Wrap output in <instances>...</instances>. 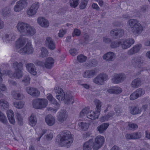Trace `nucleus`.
I'll return each instance as SVG.
<instances>
[{
    "instance_id": "nucleus-1",
    "label": "nucleus",
    "mask_w": 150,
    "mask_h": 150,
    "mask_svg": "<svg viewBox=\"0 0 150 150\" xmlns=\"http://www.w3.org/2000/svg\"><path fill=\"white\" fill-rule=\"evenodd\" d=\"M127 23L131 33L134 35L138 36L141 34L143 30V27L141 24L136 19H130Z\"/></svg>"
},
{
    "instance_id": "nucleus-2",
    "label": "nucleus",
    "mask_w": 150,
    "mask_h": 150,
    "mask_svg": "<svg viewBox=\"0 0 150 150\" xmlns=\"http://www.w3.org/2000/svg\"><path fill=\"white\" fill-rule=\"evenodd\" d=\"M73 140L71 132L69 131L65 130L61 133L59 144L61 146L66 145L67 147H69L72 143Z\"/></svg>"
},
{
    "instance_id": "nucleus-3",
    "label": "nucleus",
    "mask_w": 150,
    "mask_h": 150,
    "mask_svg": "<svg viewBox=\"0 0 150 150\" xmlns=\"http://www.w3.org/2000/svg\"><path fill=\"white\" fill-rule=\"evenodd\" d=\"M57 98L59 101L64 100L66 103L72 104L74 102L73 97L69 93H65L63 91L61 94L56 95Z\"/></svg>"
},
{
    "instance_id": "nucleus-4",
    "label": "nucleus",
    "mask_w": 150,
    "mask_h": 150,
    "mask_svg": "<svg viewBox=\"0 0 150 150\" xmlns=\"http://www.w3.org/2000/svg\"><path fill=\"white\" fill-rule=\"evenodd\" d=\"M109 79L108 75L105 73H102L98 74L93 79V82L97 85H103L105 81Z\"/></svg>"
},
{
    "instance_id": "nucleus-5",
    "label": "nucleus",
    "mask_w": 150,
    "mask_h": 150,
    "mask_svg": "<svg viewBox=\"0 0 150 150\" xmlns=\"http://www.w3.org/2000/svg\"><path fill=\"white\" fill-rule=\"evenodd\" d=\"M36 132L38 134V138L36 139L38 141H39L45 133H47L45 135L46 139L48 140H51L53 137V133L52 131L51 130H47V129H37Z\"/></svg>"
},
{
    "instance_id": "nucleus-6",
    "label": "nucleus",
    "mask_w": 150,
    "mask_h": 150,
    "mask_svg": "<svg viewBox=\"0 0 150 150\" xmlns=\"http://www.w3.org/2000/svg\"><path fill=\"white\" fill-rule=\"evenodd\" d=\"M34 49L30 42H28L23 47L18 50V52L22 54H29L33 53Z\"/></svg>"
},
{
    "instance_id": "nucleus-7",
    "label": "nucleus",
    "mask_w": 150,
    "mask_h": 150,
    "mask_svg": "<svg viewBox=\"0 0 150 150\" xmlns=\"http://www.w3.org/2000/svg\"><path fill=\"white\" fill-rule=\"evenodd\" d=\"M105 141L104 137L103 136H98L96 137L93 142L92 148L94 150H97L101 147Z\"/></svg>"
},
{
    "instance_id": "nucleus-8",
    "label": "nucleus",
    "mask_w": 150,
    "mask_h": 150,
    "mask_svg": "<svg viewBox=\"0 0 150 150\" xmlns=\"http://www.w3.org/2000/svg\"><path fill=\"white\" fill-rule=\"evenodd\" d=\"M132 63L134 66L138 68L142 67L145 64L143 58L140 56L134 57L132 59Z\"/></svg>"
},
{
    "instance_id": "nucleus-9",
    "label": "nucleus",
    "mask_w": 150,
    "mask_h": 150,
    "mask_svg": "<svg viewBox=\"0 0 150 150\" xmlns=\"http://www.w3.org/2000/svg\"><path fill=\"white\" fill-rule=\"evenodd\" d=\"M26 0H20L17 2L13 7L14 11L16 12L21 11L28 5Z\"/></svg>"
},
{
    "instance_id": "nucleus-10",
    "label": "nucleus",
    "mask_w": 150,
    "mask_h": 150,
    "mask_svg": "<svg viewBox=\"0 0 150 150\" xmlns=\"http://www.w3.org/2000/svg\"><path fill=\"white\" fill-rule=\"evenodd\" d=\"M40 7V4L37 2L33 4L27 10V14L29 16H33L35 15Z\"/></svg>"
},
{
    "instance_id": "nucleus-11",
    "label": "nucleus",
    "mask_w": 150,
    "mask_h": 150,
    "mask_svg": "<svg viewBox=\"0 0 150 150\" xmlns=\"http://www.w3.org/2000/svg\"><path fill=\"white\" fill-rule=\"evenodd\" d=\"M120 44L123 49H126L130 47L134 43L135 41L132 38H129L121 40Z\"/></svg>"
},
{
    "instance_id": "nucleus-12",
    "label": "nucleus",
    "mask_w": 150,
    "mask_h": 150,
    "mask_svg": "<svg viewBox=\"0 0 150 150\" xmlns=\"http://www.w3.org/2000/svg\"><path fill=\"white\" fill-rule=\"evenodd\" d=\"M126 78V76L123 74H115L112 79V81L114 83L118 84L123 82Z\"/></svg>"
},
{
    "instance_id": "nucleus-13",
    "label": "nucleus",
    "mask_w": 150,
    "mask_h": 150,
    "mask_svg": "<svg viewBox=\"0 0 150 150\" xmlns=\"http://www.w3.org/2000/svg\"><path fill=\"white\" fill-rule=\"evenodd\" d=\"M98 73L97 69L95 68L85 71L83 73V76L84 78H90L96 75Z\"/></svg>"
},
{
    "instance_id": "nucleus-14",
    "label": "nucleus",
    "mask_w": 150,
    "mask_h": 150,
    "mask_svg": "<svg viewBox=\"0 0 150 150\" xmlns=\"http://www.w3.org/2000/svg\"><path fill=\"white\" fill-rule=\"evenodd\" d=\"M124 33V31L122 29L116 28L111 30L110 34L112 37L115 36L117 38H120L123 36Z\"/></svg>"
},
{
    "instance_id": "nucleus-15",
    "label": "nucleus",
    "mask_w": 150,
    "mask_h": 150,
    "mask_svg": "<svg viewBox=\"0 0 150 150\" xmlns=\"http://www.w3.org/2000/svg\"><path fill=\"white\" fill-rule=\"evenodd\" d=\"M59 114L57 116L58 121L62 123L66 120L68 117L67 112L65 110H61L58 112Z\"/></svg>"
},
{
    "instance_id": "nucleus-16",
    "label": "nucleus",
    "mask_w": 150,
    "mask_h": 150,
    "mask_svg": "<svg viewBox=\"0 0 150 150\" xmlns=\"http://www.w3.org/2000/svg\"><path fill=\"white\" fill-rule=\"evenodd\" d=\"M28 24L26 23L19 21L16 27L18 31L24 34Z\"/></svg>"
},
{
    "instance_id": "nucleus-17",
    "label": "nucleus",
    "mask_w": 150,
    "mask_h": 150,
    "mask_svg": "<svg viewBox=\"0 0 150 150\" xmlns=\"http://www.w3.org/2000/svg\"><path fill=\"white\" fill-rule=\"evenodd\" d=\"M142 47V45L141 44L135 45L128 50L127 52V54L129 55H131L138 53L140 51Z\"/></svg>"
},
{
    "instance_id": "nucleus-18",
    "label": "nucleus",
    "mask_w": 150,
    "mask_h": 150,
    "mask_svg": "<svg viewBox=\"0 0 150 150\" xmlns=\"http://www.w3.org/2000/svg\"><path fill=\"white\" fill-rule=\"evenodd\" d=\"M45 44L48 48L51 50L55 48V44L52 39L50 37H47L45 41Z\"/></svg>"
},
{
    "instance_id": "nucleus-19",
    "label": "nucleus",
    "mask_w": 150,
    "mask_h": 150,
    "mask_svg": "<svg viewBox=\"0 0 150 150\" xmlns=\"http://www.w3.org/2000/svg\"><path fill=\"white\" fill-rule=\"evenodd\" d=\"M28 40L27 38H21L18 39L16 43L17 49L20 50L23 47L26 43L28 42Z\"/></svg>"
},
{
    "instance_id": "nucleus-20",
    "label": "nucleus",
    "mask_w": 150,
    "mask_h": 150,
    "mask_svg": "<svg viewBox=\"0 0 150 150\" xmlns=\"http://www.w3.org/2000/svg\"><path fill=\"white\" fill-rule=\"evenodd\" d=\"M26 91L29 94L33 96H37L40 94L39 91L34 88L27 87L26 88Z\"/></svg>"
},
{
    "instance_id": "nucleus-21",
    "label": "nucleus",
    "mask_w": 150,
    "mask_h": 150,
    "mask_svg": "<svg viewBox=\"0 0 150 150\" xmlns=\"http://www.w3.org/2000/svg\"><path fill=\"white\" fill-rule=\"evenodd\" d=\"M38 23L42 27L47 28L49 26L48 21L43 17H39L37 20Z\"/></svg>"
},
{
    "instance_id": "nucleus-22",
    "label": "nucleus",
    "mask_w": 150,
    "mask_h": 150,
    "mask_svg": "<svg viewBox=\"0 0 150 150\" xmlns=\"http://www.w3.org/2000/svg\"><path fill=\"white\" fill-rule=\"evenodd\" d=\"M26 67L28 71L31 74L36 75L37 74L34 65L31 63H28L26 64Z\"/></svg>"
},
{
    "instance_id": "nucleus-23",
    "label": "nucleus",
    "mask_w": 150,
    "mask_h": 150,
    "mask_svg": "<svg viewBox=\"0 0 150 150\" xmlns=\"http://www.w3.org/2000/svg\"><path fill=\"white\" fill-rule=\"evenodd\" d=\"M142 84V82L141 79L137 78L132 80L130 86L133 88H137L140 86Z\"/></svg>"
},
{
    "instance_id": "nucleus-24",
    "label": "nucleus",
    "mask_w": 150,
    "mask_h": 150,
    "mask_svg": "<svg viewBox=\"0 0 150 150\" xmlns=\"http://www.w3.org/2000/svg\"><path fill=\"white\" fill-rule=\"evenodd\" d=\"M115 57V54L112 52H108L104 54L103 56L104 59L108 62L113 61Z\"/></svg>"
},
{
    "instance_id": "nucleus-25",
    "label": "nucleus",
    "mask_w": 150,
    "mask_h": 150,
    "mask_svg": "<svg viewBox=\"0 0 150 150\" xmlns=\"http://www.w3.org/2000/svg\"><path fill=\"white\" fill-rule=\"evenodd\" d=\"M36 33V30L34 27L28 24L24 34L28 35H33Z\"/></svg>"
},
{
    "instance_id": "nucleus-26",
    "label": "nucleus",
    "mask_w": 150,
    "mask_h": 150,
    "mask_svg": "<svg viewBox=\"0 0 150 150\" xmlns=\"http://www.w3.org/2000/svg\"><path fill=\"white\" fill-rule=\"evenodd\" d=\"M54 63V60L52 57H48L46 59L45 62V67L47 69H50Z\"/></svg>"
},
{
    "instance_id": "nucleus-27",
    "label": "nucleus",
    "mask_w": 150,
    "mask_h": 150,
    "mask_svg": "<svg viewBox=\"0 0 150 150\" xmlns=\"http://www.w3.org/2000/svg\"><path fill=\"white\" fill-rule=\"evenodd\" d=\"M7 115L8 119L11 123L14 125L15 123L13 111L11 110L7 112Z\"/></svg>"
},
{
    "instance_id": "nucleus-28",
    "label": "nucleus",
    "mask_w": 150,
    "mask_h": 150,
    "mask_svg": "<svg viewBox=\"0 0 150 150\" xmlns=\"http://www.w3.org/2000/svg\"><path fill=\"white\" fill-rule=\"evenodd\" d=\"M45 120L47 124L49 125H53L55 122V118L51 115H48L45 118Z\"/></svg>"
},
{
    "instance_id": "nucleus-29",
    "label": "nucleus",
    "mask_w": 150,
    "mask_h": 150,
    "mask_svg": "<svg viewBox=\"0 0 150 150\" xmlns=\"http://www.w3.org/2000/svg\"><path fill=\"white\" fill-rule=\"evenodd\" d=\"M93 142V140L91 139L85 142L83 145V150H91L92 149Z\"/></svg>"
},
{
    "instance_id": "nucleus-30",
    "label": "nucleus",
    "mask_w": 150,
    "mask_h": 150,
    "mask_svg": "<svg viewBox=\"0 0 150 150\" xmlns=\"http://www.w3.org/2000/svg\"><path fill=\"white\" fill-rule=\"evenodd\" d=\"M15 39V36L13 33L6 34L3 37L4 40L6 42H10L11 41H13Z\"/></svg>"
},
{
    "instance_id": "nucleus-31",
    "label": "nucleus",
    "mask_w": 150,
    "mask_h": 150,
    "mask_svg": "<svg viewBox=\"0 0 150 150\" xmlns=\"http://www.w3.org/2000/svg\"><path fill=\"white\" fill-rule=\"evenodd\" d=\"M99 115L100 113L96 111H91L88 113L86 117L89 119L94 120L98 118Z\"/></svg>"
},
{
    "instance_id": "nucleus-32",
    "label": "nucleus",
    "mask_w": 150,
    "mask_h": 150,
    "mask_svg": "<svg viewBox=\"0 0 150 150\" xmlns=\"http://www.w3.org/2000/svg\"><path fill=\"white\" fill-rule=\"evenodd\" d=\"M109 125L108 123H103L97 127L98 130L100 133H102L107 129Z\"/></svg>"
},
{
    "instance_id": "nucleus-33",
    "label": "nucleus",
    "mask_w": 150,
    "mask_h": 150,
    "mask_svg": "<svg viewBox=\"0 0 150 150\" xmlns=\"http://www.w3.org/2000/svg\"><path fill=\"white\" fill-rule=\"evenodd\" d=\"M130 113L132 115H136L141 113L142 110L141 109L137 106L131 107L129 108Z\"/></svg>"
},
{
    "instance_id": "nucleus-34",
    "label": "nucleus",
    "mask_w": 150,
    "mask_h": 150,
    "mask_svg": "<svg viewBox=\"0 0 150 150\" xmlns=\"http://www.w3.org/2000/svg\"><path fill=\"white\" fill-rule=\"evenodd\" d=\"M11 9L8 7L3 8L0 12L1 15L4 17H6L10 15Z\"/></svg>"
},
{
    "instance_id": "nucleus-35",
    "label": "nucleus",
    "mask_w": 150,
    "mask_h": 150,
    "mask_svg": "<svg viewBox=\"0 0 150 150\" xmlns=\"http://www.w3.org/2000/svg\"><path fill=\"white\" fill-rule=\"evenodd\" d=\"M12 94L14 98L17 100H21L24 98L23 95L19 91H14Z\"/></svg>"
},
{
    "instance_id": "nucleus-36",
    "label": "nucleus",
    "mask_w": 150,
    "mask_h": 150,
    "mask_svg": "<svg viewBox=\"0 0 150 150\" xmlns=\"http://www.w3.org/2000/svg\"><path fill=\"white\" fill-rule=\"evenodd\" d=\"M29 124L32 126H35L36 124L37 120L36 116L32 114L29 118Z\"/></svg>"
},
{
    "instance_id": "nucleus-37",
    "label": "nucleus",
    "mask_w": 150,
    "mask_h": 150,
    "mask_svg": "<svg viewBox=\"0 0 150 150\" xmlns=\"http://www.w3.org/2000/svg\"><path fill=\"white\" fill-rule=\"evenodd\" d=\"M13 67L15 69V70L23 69V64L21 62H14L13 64Z\"/></svg>"
},
{
    "instance_id": "nucleus-38",
    "label": "nucleus",
    "mask_w": 150,
    "mask_h": 150,
    "mask_svg": "<svg viewBox=\"0 0 150 150\" xmlns=\"http://www.w3.org/2000/svg\"><path fill=\"white\" fill-rule=\"evenodd\" d=\"M9 104L8 102L4 100L1 99L0 100V108L1 109L8 108Z\"/></svg>"
},
{
    "instance_id": "nucleus-39",
    "label": "nucleus",
    "mask_w": 150,
    "mask_h": 150,
    "mask_svg": "<svg viewBox=\"0 0 150 150\" xmlns=\"http://www.w3.org/2000/svg\"><path fill=\"white\" fill-rule=\"evenodd\" d=\"M13 106L16 108L21 109L23 108L25 105V102L23 101L13 102Z\"/></svg>"
},
{
    "instance_id": "nucleus-40",
    "label": "nucleus",
    "mask_w": 150,
    "mask_h": 150,
    "mask_svg": "<svg viewBox=\"0 0 150 150\" xmlns=\"http://www.w3.org/2000/svg\"><path fill=\"white\" fill-rule=\"evenodd\" d=\"M94 102L96 106V112H99V113L100 114V112L101 111L102 103L100 100L97 99H95Z\"/></svg>"
},
{
    "instance_id": "nucleus-41",
    "label": "nucleus",
    "mask_w": 150,
    "mask_h": 150,
    "mask_svg": "<svg viewBox=\"0 0 150 150\" xmlns=\"http://www.w3.org/2000/svg\"><path fill=\"white\" fill-rule=\"evenodd\" d=\"M48 101L45 99L40 98V109L45 108L47 105Z\"/></svg>"
},
{
    "instance_id": "nucleus-42",
    "label": "nucleus",
    "mask_w": 150,
    "mask_h": 150,
    "mask_svg": "<svg viewBox=\"0 0 150 150\" xmlns=\"http://www.w3.org/2000/svg\"><path fill=\"white\" fill-rule=\"evenodd\" d=\"M23 69L15 70L14 73V77L17 79L21 78L23 76Z\"/></svg>"
},
{
    "instance_id": "nucleus-43",
    "label": "nucleus",
    "mask_w": 150,
    "mask_h": 150,
    "mask_svg": "<svg viewBox=\"0 0 150 150\" xmlns=\"http://www.w3.org/2000/svg\"><path fill=\"white\" fill-rule=\"evenodd\" d=\"M79 125L80 127L83 130L85 131L88 129L89 127V124L84 122H79Z\"/></svg>"
},
{
    "instance_id": "nucleus-44",
    "label": "nucleus",
    "mask_w": 150,
    "mask_h": 150,
    "mask_svg": "<svg viewBox=\"0 0 150 150\" xmlns=\"http://www.w3.org/2000/svg\"><path fill=\"white\" fill-rule=\"evenodd\" d=\"M32 105L34 108L37 109H40V98L35 99L32 102Z\"/></svg>"
},
{
    "instance_id": "nucleus-45",
    "label": "nucleus",
    "mask_w": 150,
    "mask_h": 150,
    "mask_svg": "<svg viewBox=\"0 0 150 150\" xmlns=\"http://www.w3.org/2000/svg\"><path fill=\"white\" fill-rule=\"evenodd\" d=\"M120 40H117L112 42L110 44V47L112 48H115L121 45Z\"/></svg>"
},
{
    "instance_id": "nucleus-46",
    "label": "nucleus",
    "mask_w": 150,
    "mask_h": 150,
    "mask_svg": "<svg viewBox=\"0 0 150 150\" xmlns=\"http://www.w3.org/2000/svg\"><path fill=\"white\" fill-rule=\"evenodd\" d=\"M0 121L4 124H7L8 122L5 115L0 111Z\"/></svg>"
},
{
    "instance_id": "nucleus-47",
    "label": "nucleus",
    "mask_w": 150,
    "mask_h": 150,
    "mask_svg": "<svg viewBox=\"0 0 150 150\" xmlns=\"http://www.w3.org/2000/svg\"><path fill=\"white\" fill-rule=\"evenodd\" d=\"M87 57L83 54H81L77 57V61L80 63L84 62L86 60Z\"/></svg>"
},
{
    "instance_id": "nucleus-48",
    "label": "nucleus",
    "mask_w": 150,
    "mask_h": 150,
    "mask_svg": "<svg viewBox=\"0 0 150 150\" xmlns=\"http://www.w3.org/2000/svg\"><path fill=\"white\" fill-rule=\"evenodd\" d=\"M79 0H69V3L70 6L72 8H75L79 4Z\"/></svg>"
},
{
    "instance_id": "nucleus-49",
    "label": "nucleus",
    "mask_w": 150,
    "mask_h": 150,
    "mask_svg": "<svg viewBox=\"0 0 150 150\" xmlns=\"http://www.w3.org/2000/svg\"><path fill=\"white\" fill-rule=\"evenodd\" d=\"M138 98L143 95L145 93L144 89L142 88H139L135 91Z\"/></svg>"
},
{
    "instance_id": "nucleus-50",
    "label": "nucleus",
    "mask_w": 150,
    "mask_h": 150,
    "mask_svg": "<svg viewBox=\"0 0 150 150\" xmlns=\"http://www.w3.org/2000/svg\"><path fill=\"white\" fill-rule=\"evenodd\" d=\"M90 111L88 108H86L83 109L80 113V116H87L88 115V113L90 112Z\"/></svg>"
},
{
    "instance_id": "nucleus-51",
    "label": "nucleus",
    "mask_w": 150,
    "mask_h": 150,
    "mask_svg": "<svg viewBox=\"0 0 150 150\" xmlns=\"http://www.w3.org/2000/svg\"><path fill=\"white\" fill-rule=\"evenodd\" d=\"M30 77L28 75H25L23 77L22 81L25 86H27L30 84Z\"/></svg>"
},
{
    "instance_id": "nucleus-52",
    "label": "nucleus",
    "mask_w": 150,
    "mask_h": 150,
    "mask_svg": "<svg viewBox=\"0 0 150 150\" xmlns=\"http://www.w3.org/2000/svg\"><path fill=\"white\" fill-rule=\"evenodd\" d=\"M88 0H81L80 5V8L83 9H84L87 5Z\"/></svg>"
},
{
    "instance_id": "nucleus-53",
    "label": "nucleus",
    "mask_w": 150,
    "mask_h": 150,
    "mask_svg": "<svg viewBox=\"0 0 150 150\" xmlns=\"http://www.w3.org/2000/svg\"><path fill=\"white\" fill-rule=\"evenodd\" d=\"M81 34V32L80 30L76 28H75L74 29V31L72 34V36L73 37L75 36H79Z\"/></svg>"
},
{
    "instance_id": "nucleus-54",
    "label": "nucleus",
    "mask_w": 150,
    "mask_h": 150,
    "mask_svg": "<svg viewBox=\"0 0 150 150\" xmlns=\"http://www.w3.org/2000/svg\"><path fill=\"white\" fill-rule=\"evenodd\" d=\"M16 117L18 120V123L20 125H22L23 124V118L21 115L17 112L16 113Z\"/></svg>"
},
{
    "instance_id": "nucleus-55",
    "label": "nucleus",
    "mask_w": 150,
    "mask_h": 150,
    "mask_svg": "<svg viewBox=\"0 0 150 150\" xmlns=\"http://www.w3.org/2000/svg\"><path fill=\"white\" fill-rule=\"evenodd\" d=\"M132 133L133 139H138L141 137V134L140 132H136Z\"/></svg>"
},
{
    "instance_id": "nucleus-56",
    "label": "nucleus",
    "mask_w": 150,
    "mask_h": 150,
    "mask_svg": "<svg viewBox=\"0 0 150 150\" xmlns=\"http://www.w3.org/2000/svg\"><path fill=\"white\" fill-rule=\"evenodd\" d=\"M69 53L71 55L75 56L78 54V50L75 48H72L70 50Z\"/></svg>"
},
{
    "instance_id": "nucleus-57",
    "label": "nucleus",
    "mask_w": 150,
    "mask_h": 150,
    "mask_svg": "<svg viewBox=\"0 0 150 150\" xmlns=\"http://www.w3.org/2000/svg\"><path fill=\"white\" fill-rule=\"evenodd\" d=\"M138 98V97L135 91L130 95L129 97L130 99L132 100H135Z\"/></svg>"
},
{
    "instance_id": "nucleus-58",
    "label": "nucleus",
    "mask_w": 150,
    "mask_h": 150,
    "mask_svg": "<svg viewBox=\"0 0 150 150\" xmlns=\"http://www.w3.org/2000/svg\"><path fill=\"white\" fill-rule=\"evenodd\" d=\"M54 91L55 93L58 94H61V93L63 91L62 89L58 86H56L54 88Z\"/></svg>"
},
{
    "instance_id": "nucleus-59",
    "label": "nucleus",
    "mask_w": 150,
    "mask_h": 150,
    "mask_svg": "<svg viewBox=\"0 0 150 150\" xmlns=\"http://www.w3.org/2000/svg\"><path fill=\"white\" fill-rule=\"evenodd\" d=\"M42 52V57H46L47 55L48 51L47 49L45 47H42L41 49Z\"/></svg>"
},
{
    "instance_id": "nucleus-60",
    "label": "nucleus",
    "mask_w": 150,
    "mask_h": 150,
    "mask_svg": "<svg viewBox=\"0 0 150 150\" xmlns=\"http://www.w3.org/2000/svg\"><path fill=\"white\" fill-rule=\"evenodd\" d=\"M114 94H118L122 92V89L119 87L115 86L114 87Z\"/></svg>"
},
{
    "instance_id": "nucleus-61",
    "label": "nucleus",
    "mask_w": 150,
    "mask_h": 150,
    "mask_svg": "<svg viewBox=\"0 0 150 150\" xmlns=\"http://www.w3.org/2000/svg\"><path fill=\"white\" fill-rule=\"evenodd\" d=\"M103 42L105 43H108L111 41V39L107 36L103 37Z\"/></svg>"
},
{
    "instance_id": "nucleus-62",
    "label": "nucleus",
    "mask_w": 150,
    "mask_h": 150,
    "mask_svg": "<svg viewBox=\"0 0 150 150\" xmlns=\"http://www.w3.org/2000/svg\"><path fill=\"white\" fill-rule=\"evenodd\" d=\"M115 110L117 115H120L121 113L123 112L122 109L118 107L115 108Z\"/></svg>"
},
{
    "instance_id": "nucleus-63",
    "label": "nucleus",
    "mask_w": 150,
    "mask_h": 150,
    "mask_svg": "<svg viewBox=\"0 0 150 150\" xmlns=\"http://www.w3.org/2000/svg\"><path fill=\"white\" fill-rule=\"evenodd\" d=\"M128 126L129 129H135L137 127V125L136 124L133 123H129Z\"/></svg>"
},
{
    "instance_id": "nucleus-64",
    "label": "nucleus",
    "mask_w": 150,
    "mask_h": 150,
    "mask_svg": "<svg viewBox=\"0 0 150 150\" xmlns=\"http://www.w3.org/2000/svg\"><path fill=\"white\" fill-rule=\"evenodd\" d=\"M109 118V117L107 115H104V116H102L100 118V121L101 122H103L107 120Z\"/></svg>"
}]
</instances>
